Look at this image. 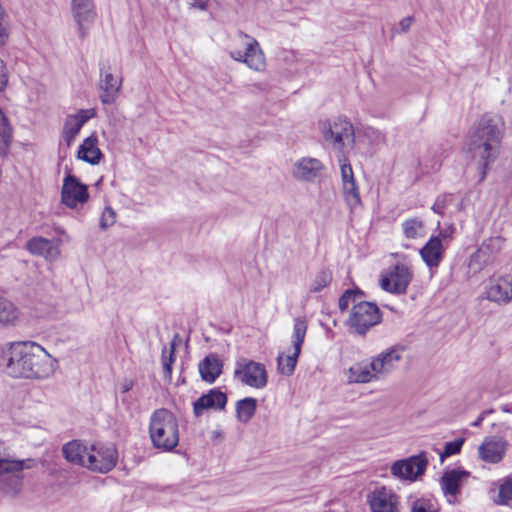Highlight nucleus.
I'll list each match as a JSON object with an SVG mask.
<instances>
[{"mask_svg":"<svg viewBox=\"0 0 512 512\" xmlns=\"http://www.w3.org/2000/svg\"><path fill=\"white\" fill-rule=\"evenodd\" d=\"M54 366V359L34 342L0 346V368L12 377L47 378L53 373Z\"/></svg>","mask_w":512,"mask_h":512,"instance_id":"obj_1","label":"nucleus"},{"mask_svg":"<svg viewBox=\"0 0 512 512\" xmlns=\"http://www.w3.org/2000/svg\"><path fill=\"white\" fill-rule=\"evenodd\" d=\"M504 136V122L496 114L486 113L471 127L466 139L465 149L478 162L481 180L487 170L499 156Z\"/></svg>","mask_w":512,"mask_h":512,"instance_id":"obj_2","label":"nucleus"},{"mask_svg":"<svg viewBox=\"0 0 512 512\" xmlns=\"http://www.w3.org/2000/svg\"><path fill=\"white\" fill-rule=\"evenodd\" d=\"M149 436L155 448L173 450L179 442V426L175 415L165 408L154 411L150 417Z\"/></svg>","mask_w":512,"mask_h":512,"instance_id":"obj_3","label":"nucleus"},{"mask_svg":"<svg viewBox=\"0 0 512 512\" xmlns=\"http://www.w3.org/2000/svg\"><path fill=\"white\" fill-rule=\"evenodd\" d=\"M35 466V460H13L7 457L6 445L0 441V491L17 493L22 487V471Z\"/></svg>","mask_w":512,"mask_h":512,"instance_id":"obj_4","label":"nucleus"},{"mask_svg":"<svg viewBox=\"0 0 512 512\" xmlns=\"http://www.w3.org/2000/svg\"><path fill=\"white\" fill-rule=\"evenodd\" d=\"M234 46L230 50V56L245 63L249 68L262 71L265 68V57L259 43L249 35L238 32L233 40Z\"/></svg>","mask_w":512,"mask_h":512,"instance_id":"obj_5","label":"nucleus"},{"mask_svg":"<svg viewBox=\"0 0 512 512\" xmlns=\"http://www.w3.org/2000/svg\"><path fill=\"white\" fill-rule=\"evenodd\" d=\"M323 139L335 149L344 153L346 148H352L355 142L353 125L346 118L339 117L333 122L320 123Z\"/></svg>","mask_w":512,"mask_h":512,"instance_id":"obj_6","label":"nucleus"},{"mask_svg":"<svg viewBox=\"0 0 512 512\" xmlns=\"http://www.w3.org/2000/svg\"><path fill=\"white\" fill-rule=\"evenodd\" d=\"M506 239L500 235L485 239L481 246L470 256L468 267L473 274L495 263L505 246Z\"/></svg>","mask_w":512,"mask_h":512,"instance_id":"obj_7","label":"nucleus"},{"mask_svg":"<svg viewBox=\"0 0 512 512\" xmlns=\"http://www.w3.org/2000/svg\"><path fill=\"white\" fill-rule=\"evenodd\" d=\"M381 322V312L375 303L359 301L351 309L348 324L359 335H365L373 326Z\"/></svg>","mask_w":512,"mask_h":512,"instance_id":"obj_8","label":"nucleus"},{"mask_svg":"<svg viewBox=\"0 0 512 512\" xmlns=\"http://www.w3.org/2000/svg\"><path fill=\"white\" fill-rule=\"evenodd\" d=\"M233 376L242 384L256 389H262L268 383L265 365L244 357L235 362Z\"/></svg>","mask_w":512,"mask_h":512,"instance_id":"obj_9","label":"nucleus"},{"mask_svg":"<svg viewBox=\"0 0 512 512\" xmlns=\"http://www.w3.org/2000/svg\"><path fill=\"white\" fill-rule=\"evenodd\" d=\"M88 453L85 468L91 471L107 473L117 463L118 453L113 444H93L90 446Z\"/></svg>","mask_w":512,"mask_h":512,"instance_id":"obj_10","label":"nucleus"},{"mask_svg":"<svg viewBox=\"0 0 512 512\" xmlns=\"http://www.w3.org/2000/svg\"><path fill=\"white\" fill-rule=\"evenodd\" d=\"M413 280V271L411 267L403 262L395 264L388 272L382 275L380 286L383 290L401 295L405 294L408 286Z\"/></svg>","mask_w":512,"mask_h":512,"instance_id":"obj_11","label":"nucleus"},{"mask_svg":"<svg viewBox=\"0 0 512 512\" xmlns=\"http://www.w3.org/2000/svg\"><path fill=\"white\" fill-rule=\"evenodd\" d=\"M428 460L424 453L395 461L390 468L391 474L401 480L415 481L427 468Z\"/></svg>","mask_w":512,"mask_h":512,"instance_id":"obj_12","label":"nucleus"},{"mask_svg":"<svg viewBox=\"0 0 512 512\" xmlns=\"http://www.w3.org/2000/svg\"><path fill=\"white\" fill-rule=\"evenodd\" d=\"M371 512H399L400 498L393 490L382 486L367 495Z\"/></svg>","mask_w":512,"mask_h":512,"instance_id":"obj_13","label":"nucleus"},{"mask_svg":"<svg viewBox=\"0 0 512 512\" xmlns=\"http://www.w3.org/2000/svg\"><path fill=\"white\" fill-rule=\"evenodd\" d=\"M89 198L88 188L85 184L80 183L74 175H67L64 178L61 201L69 208H76L79 204H84Z\"/></svg>","mask_w":512,"mask_h":512,"instance_id":"obj_14","label":"nucleus"},{"mask_svg":"<svg viewBox=\"0 0 512 512\" xmlns=\"http://www.w3.org/2000/svg\"><path fill=\"white\" fill-rule=\"evenodd\" d=\"M449 236L445 231H440L439 235L432 236L428 242L420 249V255L426 265L432 269L437 268L445 252V246L448 245Z\"/></svg>","mask_w":512,"mask_h":512,"instance_id":"obj_15","label":"nucleus"},{"mask_svg":"<svg viewBox=\"0 0 512 512\" xmlns=\"http://www.w3.org/2000/svg\"><path fill=\"white\" fill-rule=\"evenodd\" d=\"M122 81L120 78L115 77L111 72L109 65L101 64L100 67V80L99 98L103 104H112L115 102L117 95L120 91Z\"/></svg>","mask_w":512,"mask_h":512,"instance_id":"obj_16","label":"nucleus"},{"mask_svg":"<svg viewBox=\"0 0 512 512\" xmlns=\"http://www.w3.org/2000/svg\"><path fill=\"white\" fill-rule=\"evenodd\" d=\"M402 352V349L391 347L370 359V366L378 380L396 368L398 362L402 359Z\"/></svg>","mask_w":512,"mask_h":512,"instance_id":"obj_17","label":"nucleus"},{"mask_svg":"<svg viewBox=\"0 0 512 512\" xmlns=\"http://www.w3.org/2000/svg\"><path fill=\"white\" fill-rule=\"evenodd\" d=\"M71 10L81 38L87 34L86 25L91 24L96 17V9L93 0H71Z\"/></svg>","mask_w":512,"mask_h":512,"instance_id":"obj_18","label":"nucleus"},{"mask_svg":"<svg viewBox=\"0 0 512 512\" xmlns=\"http://www.w3.org/2000/svg\"><path fill=\"white\" fill-rule=\"evenodd\" d=\"M324 165L317 158L304 157L293 164L292 176L300 181L312 182L321 175Z\"/></svg>","mask_w":512,"mask_h":512,"instance_id":"obj_19","label":"nucleus"},{"mask_svg":"<svg viewBox=\"0 0 512 512\" xmlns=\"http://www.w3.org/2000/svg\"><path fill=\"white\" fill-rule=\"evenodd\" d=\"M486 298L498 304L512 301V276L491 279L486 288Z\"/></svg>","mask_w":512,"mask_h":512,"instance_id":"obj_20","label":"nucleus"},{"mask_svg":"<svg viewBox=\"0 0 512 512\" xmlns=\"http://www.w3.org/2000/svg\"><path fill=\"white\" fill-rule=\"evenodd\" d=\"M227 395L218 388L210 389L193 403V413L196 417L202 415L205 410H223L227 404Z\"/></svg>","mask_w":512,"mask_h":512,"instance_id":"obj_21","label":"nucleus"},{"mask_svg":"<svg viewBox=\"0 0 512 512\" xmlns=\"http://www.w3.org/2000/svg\"><path fill=\"white\" fill-rule=\"evenodd\" d=\"M507 442L501 437H488L479 447V455L488 463L500 462L506 452Z\"/></svg>","mask_w":512,"mask_h":512,"instance_id":"obj_22","label":"nucleus"},{"mask_svg":"<svg viewBox=\"0 0 512 512\" xmlns=\"http://www.w3.org/2000/svg\"><path fill=\"white\" fill-rule=\"evenodd\" d=\"M223 361L215 353L208 354L198 364V370L201 379L209 384H212L222 374Z\"/></svg>","mask_w":512,"mask_h":512,"instance_id":"obj_23","label":"nucleus"},{"mask_svg":"<svg viewBox=\"0 0 512 512\" xmlns=\"http://www.w3.org/2000/svg\"><path fill=\"white\" fill-rule=\"evenodd\" d=\"M470 476L466 470L451 469L444 472L440 483L445 495L456 497L460 493L461 486Z\"/></svg>","mask_w":512,"mask_h":512,"instance_id":"obj_24","label":"nucleus"},{"mask_svg":"<svg viewBox=\"0 0 512 512\" xmlns=\"http://www.w3.org/2000/svg\"><path fill=\"white\" fill-rule=\"evenodd\" d=\"M26 249L34 255L54 260L59 255L57 243L43 237H33L26 243Z\"/></svg>","mask_w":512,"mask_h":512,"instance_id":"obj_25","label":"nucleus"},{"mask_svg":"<svg viewBox=\"0 0 512 512\" xmlns=\"http://www.w3.org/2000/svg\"><path fill=\"white\" fill-rule=\"evenodd\" d=\"M89 448L79 440H72L63 446L62 452L68 462L85 467Z\"/></svg>","mask_w":512,"mask_h":512,"instance_id":"obj_26","label":"nucleus"},{"mask_svg":"<svg viewBox=\"0 0 512 512\" xmlns=\"http://www.w3.org/2000/svg\"><path fill=\"white\" fill-rule=\"evenodd\" d=\"M103 154L98 148V137L95 133L87 137L79 146L78 158L92 165L99 164Z\"/></svg>","mask_w":512,"mask_h":512,"instance_id":"obj_27","label":"nucleus"},{"mask_svg":"<svg viewBox=\"0 0 512 512\" xmlns=\"http://www.w3.org/2000/svg\"><path fill=\"white\" fill-rule=\"evenodd\" d=\"M349 383H369L377 379V376L370 366V361L355 363L348 369Z\"/></svg>","mask_w":512,"mask_h":512,"instance_id":"obj_28","label":"nucleus"},{"mask_svg":"<svg viewBox=\"0 0 512 512\" xmlns=\"http://www.w3.org/2000/svg\"><path fill=\"white\" fill-rule=\"evenodd\" d=\"M257 409V400L252 397H246L237 401L236 416L239 422L248 423L255 415Z\"/></svg>","mask_w":512,"mask_h":512,"instance_id":"obj_29","label":"nucleus"},{"mask_svg":"<svg viewBox=\"0 0 512 512\" xmlns=\"http://www.w3.org/2000/svg\"><path fill=\"white\" fill-rule=\"evenodd\" d=\"M344 200L351 211L362 205L361 196L357 182L342 185Z\"/></svg>","mask_w":512,"mask_h":512,"instance_id":"obj_30","label":"nucleus"},{"mask_svg":"<svg viewBox=\"0 0 512 512\" xmlns=\"http://www.w3.org/2000/svg\"><path fill=\"white\" fill-rule=\"evenodd\" d=\"M181 343V339L178 334H175L171 343L169 349L166 347L162 350V364H163V370L166 377H171L172 374V364L175 360V349L176 345Z\"/></svg>","mask_w":512,"mask_h":512,"instance_id":"obj_31","label":"nucleus"},{"mask_svg":"<svg viewBox=\"0 0 512 512\" xmlns=\"http://www.w3.org/2000/svg\"><path fill=\"white\" fill-rule=\"evenodd\" d=\"M82 127H83V124L80 123L79 120L75 116L68 115L66 117V120H65V123L63 126L62 136L68 146H70L72 144V142L74 141L75 137L80 132Z\"/></svg>","mask_w":512,"mask_h":512,"instance_id":"obj_32","label":"nucleus"},{"mask_svg":"<svg viewBox=\"0 0 512 512\" xmlns=\"http://www.w3.org/2000/svg\"><path fill=\"white\" fill-rule=\"evenodd\" d=\"M307 332V322L302 317H297L294 319L293 326V335H292V344L293 349L297 352H301L302 344L305 340Z\"/></svg>","mask_w":512,"mask_h":512,"instance_id":"obj_33","label":"nucleus"},{"mask_svg":"<svg viewBox=\"0 0 512 512\" xmlns=\"http://www.w3.org/2000/svg\"><path fill=\"white\" fill-rule=\"evenodd\" d=\"M300 353L301 352H297L296 350H294L293 354L291 355H279L277 358L278 372L285 376L292 375L295 370Z\"/></svg>","mask_w":512,"mask_h":512,"instance_id":"obj_34","label":"nucleus"},{"mask_svg":"<svg viewBox=\"0 0 512 512\" xmlns=\"http://www.w3.org/2000/svg\"><path fill=\"white\" fill-rule=\"evenodd\" d=\"M363 296L364 292L359 288L346 290L339 298L338 306L340 311L345 312L348 310L350 305L353 307L354 304H357L359 301H363Z\"/></svg>","mask_w":512,"mask_h":512,"instance_id":"obj_35","label":"nucleus"},{"mask_svg":"<svg viewBox=\"0 0 512 512\" xmlns=\"http://www.w3.org/2000/svg\"><path fill=\"white\" fill-rule=\"evenodd\" d=\"M332 282V272L329 269H321L318 271L312 280L309 292L310 293H318L322 291L325 287L329 286Z\"/></svg>","mask_w":512,"mask_h":512,"instance_id":"obj_36","label":"nucleus"},{"mask_svg":"<svg viewBox=\"0 0 512 512\" xmlns=\"http://www.w3.org/2000/svg\"><path fill=\"white\" fill-rule=\"evenodd\" d=\"M17 318L16 307L8 300L0 298V325L13 324Z\"/></svg>","mask_w":512,"mask_h":512,"instance_id":"obj_37","label":"nucleus"},{"mask_svg":"<svg viewBox=\"0 0 512 512\" xmlns=\"http://www.w3.org/2000/svg\"><path fill=\"white\" fill-rule=\"evenodd\" d=\"M403 233L408 239H416L423 235L424 224L419 218H410L402 224Z\"/></svg>","mask_w":512,"mask_h":512,"instance_id":"obj_38","label":"nucleus"},{"mask_svg":"<svg viewBox=\"0 0 512 512\" xmlns=\"http://www.w3.org/2000/svg\"><path fill=\"white\" fill-rule=\"evenodd\" d=\"M512 500V476L500 480L498 497L494 500L497 505H509Z\"/></svg>","mask_w":512,"mask_h":512,"instance_id":"obj_39","label":"nucleus"},{"mask_svg":"<svg viewBox=\"0 0 512 512\" xmlns=\"http://www.w3.org/2000/svg\"><path fill=\"white\" fill-rule=\"evenodd\" d=\"M342 185L355 182V176L348 158L343 154L339 157Z\"/></svg>","mask_w":512,"mask_h":512,"instance_id":"obj_40","label":"nucleus"},{"mask_svg":"<svg viewBox=\"0 0 512 512\" xmlns=\"http://www.w3.org/2000/svg\"><path fill=\"white\" fill-rule=\"evenodd\" d=\"M464 442V438H458L454 441L446 442L444 450L440 453L441 460L443 461L447 457L460 453Z\"/></svg>","mask_w":512,"mask_h":512,"instance_id":"obj_41","label":"nucleus"},{"mask_svg":"<svg viewBox=\"0 0 512 512\" xmlns=\"http://www.w3.org/2000/svg\"><path fill=\"white\" fill-rule=\"evenodd\" d=\"M411 512H438L431 499L419 498L412 502Z\"/></svg>","mask_w":512,"mask_h":512,"instance_id":"obj_42","label":"nucleus"},{"mask_svg":"<svg viewBox=\"0 0 512 512\" xmlns=\"http://www.w3.org/2000/svg\"><path fill=\"white\" fill-rule=\"evenodd\" d=\"M115 222L116 212L110 206L105 207L100 218L101 229L105 230L114 225Z\"/></svg>","mask_w":512,"mask_h":512,"instance_id":"obj_43","label":"nucleus"},{"mask_svg":"<svg viewBox=\"0 0 512 512\" xmlns=\"http://www.w3.org/2000/svg\"><path fill=\"white\" fill-rule=\"evenodd\" d=\"M453 201L452 194L440 195L432 206V210L440 215H443L445 208Z\"/></svg>","mask_w":512,"mask_h":512,"instance_id":"obj_44","label":"nucleus"},{"mask_svg":"<svg viewBox=\"0 0 512 512\" xmlns=\"http://www.w3.org/2000/svg\"><path fill=\"white\" fill-rule=\"evenodd\" d=\"M8 69L2 58H0V92L4 91L8 85Z\"/></svg>","mask_w":512,"mask_h":512,"instance_id":"obj_45","label":"nucleus"},{"mask_svg":"<svg viewBox=\"0 0 512 512\" xmlns=\"http://www.w3.org/2000/svg\"><path fill=\"white\" fill-rule=\"evenodd\" d=\"M95 115H96V111L93 108L81 109L76 114H73V116H75L79 120V122L82 123L83 125L88 120H90L91 118L95 117Z\"/></svg>","mask_w":512,"mask_h":512,"instance_id":"obj_46","label":"nucleus"},{"mask_svg":"<svg viewBox=\"0 0 512 512\" xmlns=\"http://www.w3.org/2000/svg\"><path fill=\"white\" fill-rule=\"evenodd\" d=\"M412 22H413V18L411 16L403 18L399 22L398 28H397L396 31L398 33H405V32H407L410 29V26H411Z\"/></svg>","mask_w":512,"mask_h":512,"instance_id":"obj_47","label":"nucleus"},{"mask_svg":"<svg viewBox=\"0 0 512 512\" xmlns=\"http://www.w3.org/2000/svg\"><path fill=\"white\" fill-rule=\"evenodd\" d=\"M8 39V33L6 27L3 24V20L0 21V46L4 45Z\"/></svg>","mask_w":512,"mask_h":512,"instance_id":"obj_48","label":"nucleus"},{"mask_svg":"<svg viewBox=\"0 0 512 512\" xmlns=\"http://www.w3.org/2000/svg\"><path fill=\"white\" fill-rule=\"evenodd\" d=\"M191 5L195 8H199L200 10L206 9V1L205 0H192Z\"/></svg>","mask_w":512,"mask_h":512,"instance_id":"obj_49","label":"nucleus"},{"mask_svg":"<svg viewBox=\"0 0 512 512\" xmlns=\"http://www.w3.org/2000/svg\"><path fill=\"white\" fill-rule=\"evenodd\" d=\"M487 414V412H482L478 418L471 424L473 427H478L481 425L482 421L484 420L485 418V415Z\"/></svg>","mask_w":512,"mask_h":512,"instance_id":"obj_50","label":"nucleus"},{"mask_svg":"<svg viewBox=\"0 0 512 512\" xmlns=\"http://www.w3.org/2000/svg\"><path fill=\"white\" fill-rule=\"evenodd\" d=\"M130 388H131V387H130V385H125V386H123V392H127V391H129V390H130Z\"/></svg>","mask_w":512,"mask_h":512,"instance_id":"obj_51","label":"nucleus"}]
</instances>
